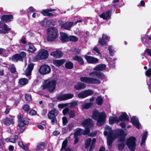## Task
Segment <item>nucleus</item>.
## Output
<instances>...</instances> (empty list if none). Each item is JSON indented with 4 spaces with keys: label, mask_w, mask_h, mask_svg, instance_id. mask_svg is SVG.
I'll return each mask as SVG.
<instances>
[{
    "label": "nucleus",
    "mask_w": 151,
    "mask_h": 151,
    "mask_svg": "<svg viewBox=\"0 0 151 151\" xmlns=\"http://www.w3.org/2000/svg\"><path fill=\"white\" fill-rule=\"evenodd\" d=\"M91 117L93 119L97 120L96 125L101 127L104 123L106 119V115L104 112L100 113L97 110L95 109L93 111Z\"/></svg>",
    "instance_id": "nucleus-2"
},
{
    "label": "nucleus",
    "mask_w": 151,
    "mask_h": 151,
    "mask_svg": "<svg viewBox=\"0 0 151 151\" xmlns=\"http://www.w3.org/2000/svg\"><path fill=\"white\" fill-rule=\"evenodd\" d=\"M96 103L99 105H102L103 103V100L102 98L100 96L97 97L96 99Z\"/></svg>",
    "instance_id": "nucleus-39"
},
{
    "label": "nucleus",
    "mask_w": 151,
    "mask_h": 151,
    "mask_svg": "<svg viewBox=\"0 0 151 151\" xmlns=\"http://www.w3.org/2000/svg\"><path fill=\"white\" fill-rule=\"evenodd\" d=\"M108 50L109 51L110 55L112 56H113L114 55V52L112 50V47L111 46L109 47Z\"/></svg>",
    "instance_id": "nucleus-58"
},
{
    "label": "nucleus",
    "mask_w": 151,
    "mask_h": 151,
    "mask_svg": "<svg viewBox=\"0 0 151 151\" xmlns=\"http://www.w3.org/2000/svg\"><path fill=\"white\" fill-rule=\"evenodd\" d=\"M47 40L49 42L55 41L59 36L57 29L55 27L50 28L47 29Z\"/></svg>",
    "instance_id": "nucleus-3"
},
{
    "label": "nucleus",
    "mask_w": 151,
    "mask_h": 151,
    "mask_svg": "<svg viewBox=\"0 0 151 151\" xmlns=\"http://www.w3.org/2000/svg\"><path fill=\"white\" fill-rule=\"evenodd\" d=\"M68 140L66 139L64 140L62 143L61 148L60 149V151H61L63 149H65L67 146Z\"/></svg>",
    "instance_id": "nucleus-42"
},
{
    "label": "nucleus",
    "mask_w": 151,
    "mask_h": 151,
    "mask_svg": "<svg viewBox=\"0 0 151 151\" xmlns=\"http://www.w3.org/2000/svg\"><path fill=\"white\" fill-rule=\"evenodd\" d=\"M109 124H112L115 123H118L119 122L118 118L116 117L110 116L109 119Z\"/></svg>",
    "instance_id": "nucleus-34"
},
{
    "label": "nucleus",
    "mask_w": 151,
    "mask_h": 151,
    "mask_svg": "<svg viewBox=\"0 0 151 151\" xmlns=\"http://www.w3.org/2000/svg\"><path fill=\"white\" fill-rule=\"evenodd\" d=\"M146 53L151 56V50L149 48H147L145 50Z\"/></svg>",
    "instance_id": "nucleus-62"
},
{
    "label": "nucleus",
    "mask_w": 151,
    "mask_h": 151,
    "mask_svg": "<svg viewBox=\"0 0 151 151\" xmlns=\"http://www.w3.org/2000/svg\"><path fill=\"white\" fill-rule=\"evenodd\" d=\"M93 105V103L91 102L86 103L82 106V109H87L91 108Z\"/></svg>",
    "instance_id": "nucleus-35"
},
{
    "label": "nucleus",
    "mask_w": 151,
    "mask_h": 151,
    "mask_svg": "<svg viewBox=\"0 0 151 151\" xmlns=\"http://www.w3.org/2000/svg\"><path fill=\"white\" fill-rule=\"evenodd\" d=\"M74 52H75V54H78L80 53L81 51L78 48H75L74 49Z\"/></svg>",
    "instance_id": "nucleus-61"
},
{
    "label": "nucleus",
    "mask_w": 151,
    "mask_h": 151,
    "mask_svg": "<svg viewBox=\"0 0 151 151\" xmlns=\"http://www.w3.org/2000/svg\"><path fill=\"white\" fill-rule=\"evenodd\" d=\"M70 107L72 108L74 106L77 105L78 104V101H73L70 103Z\"/></svg>",
    "instance_id": "nucleus-47"
},
{
    "label": "nucleus",
    "mask_w": 151,
    "mask_h": 151,
    "mask_svg": "<svg viewBox=\"0 0 151 151\" xmlns=\"http://www.w3.org/2000/svg\"><path fill=\"white\" fill-rule=\"evenodd\" d=\"M85 127V130L83 131V132L82 133V134L83 135H87L90 132V127Z\"/></svg>",
    "instance_id": "nucleus-44"
},
{
    "label": "nucleus",
    "mask_w": 151,
    "mask_h": 151,
    "mask_svg": "<svg viewBox=\"0 0 151 151\" xmlns=\"http://www.w3.org/2000/svg\"><path fill=\"white\" fill-rule=\"evenodd\" d=\"M58 114V110L55 108H53L48 112L47 114L48 118V119H52L53 117H56Z\"/></svg>",
    "instance_id": "nucleus-21"
},
{
    "label": "nucleus",
    "mask_w": 151,
    "mask_h": 151,
    "mask_svg": "<svg viewBox=\"0 0 151 151\" xmlns=\"http://www.w3.org/2000/svg\"><path fill=\"white\" fill-rule=\"evenodd\" d=\"M10 71L11 73H14L16 72V68L14 65L10 68Z\"/></svg>",
    "instance_id": "nucleus-52"
},
{
    "label": "nucleus",
    "mask_w": 151,
    "mask_h": 151,
    "mask_svg": "<svg viewBox=\"0 0 151 151\" xmlns=\"http://www.w3.org/2000/svg\"><path fill=\"white\" fill-rule=\"evenodd\" d=\"M51 119V123L52 125L54 124L55 123L57 122V120L56 117L52 118V119Z\"/></svg>",
    "instance_id": "nucleus-57"
},
{
    "label": "nucleus",
    "mask_w": 151,
    "mask_h": 151,
    "mask_svg": "<svg viewBox=\"0 0 151 151\" xmlns=\"http://www.w3.org/2000/svg\"><path fill=\"white\" fill-rule=\"evenodd\" d=\"M34 65L35 64L32 63L28 64L25 71V73L26 76H29L31 75L32 71L33 69Z\"/></svg>",
    "instance_id": "nucleus-20"
},
{
    "label": "nucleus",
    "mask_w": 151,
    "mask_h": 151,
    "mask_svg": "<svg viewBox=\"0 0 151 151\" xmlns=\"http://www.w3.org/2000/svg\"><path fill=\"white\" fill-rule=\"evenodd\" d=\"M96 132H91L89 134H88V136L90 137H93L96 135Z\"/></svg>",
    "instance_id": "nucleus-63"
},
{
    "label": "nucleus",
    "mask_w": 151,
    "mask_h": 151,
    "mask_svg": "<svg viewBox=\"0 0 151 151\" xmlns=\"http://www.w3.org/2000/svg\"><path fill=\"white\" fill-rule=\"evenodd\" d=\"M25 98L28 101H32L31 96L30 94H26L25 95Z\"/></svg>",
    "instance_id": "nucleus-51"
},
{
    "label": "nucleus",
    "mask_w": 151,
    "mask_h": 151,
    "mask_svg": "<svg viewBox=\"0 0 151 151\" xmlns=\"http://www.w3.org/2000/svg\"><path fill=\"white\" fill-rule=\"evenodd\" d=\"M78 40V38L74 35H70L68 37V42H76Z\"/></svg>",
    "instance_id": "nucleus-41"
},
{
    "label": "nucleus",
    "mask_w": 151,
    "mask_h": 151,
    "mask_svg": "<svg viewBox=\"0 0 151 151\" xmlns=\"http://www.w3.org/2000/svg\"><path fill=\"white\" fill-rule=\"evenodd\" d=\"M80 80L82 82L88 84H99L101 83L99 79L91 77H82L80 78Z\"/></svg>",
    "instance_id": "nucleus-7"
},
{
    "label": "nucleus",
    "mask_w": 151,
    "mask_h": 151,
    "mask_svg": "<svg viewBox=\"0 0 151 151\" xmlns=\"http://www.w3.org/2000/svg\"><path fill=\"white\" fill-rule=\"evenodd\" d=\"M49 54L48 51L44 49L39 51L37 54L34 58V60L36 61L43 59H45L48 58Z\"/></svg>",
    "instance_id": "nucleus-6"
},
{
    "label": "nucleus",
    "mask_w": 151,
    "mask_h": 151,
    "mask_svg": "<svg viewBox=\"0 0 151 151\" xmlns=\"http://www.w3.org/2000/svg\"><path fill=\"white\" fill-rule=\"evenodd\" d=\"M111 12L110 11H108L106 12H103L100 15V17L104 19H107L111 18Z\"/></svg>",
    "instance_id": "nucleus-27"
},
{
    "label": "nucleus",
    "mask_w": 151,
    "mask_h": 151,
    "mask_svg": "<svg viewBox=\"0 0 151 151\" xmlns=\"http://www.w3.org/2000/svg\"><path fill=\"white\" fill-rule=\"evenodd\" d=\"M147 132L146 131L144 132L143 134V136L142 139V141L140 143L141 145L144 144L145 142V141L147 139Z\"/></svg>",
    "instance_id": "nucleus-38"
},
{
    "label": "nucleus",
    "mask_w": 151,
    "mask_h": 151,
    "mask_svg": "<svg viewBox=\"0 0 151 151\" xmlns=\"http://www.w3.org/2000/svg\"><path fill=\"white\" fill-rule=\"evenodd\" d=\"M26 56V53L24 52H21L19 54H16L13 55L12 57L13 61L17 62L18 61H22L23 58Z\"/></svg>",
    "instance_id": "nucleus-9"
},
{
    "label": "nucleus",
    "mask_w": 151,
    "mask_h": 151,
    "mask_svg": "<svg viewBox=\"0 0 151 151\" xmlns=\"http://www.w3.org/2000/svg\"><path fill=\"white\" fill-rule=\"evenodd\" d=\"M20 40L21 42L23 44H25L27 43L26 41V38L25 37H22Z\"/></svg>",
    "instance_id": "nucleus-60"
},
{
    "label": "nucleus",
    "mask_w": 151,
    "mask_h": 151,
    "mask_svg": "<svg viewBox=\"0 0 151 151\" xmlns=\"http://www.w3.org/2000/svg\"><path fill=\"white\" fill-rule=\"evenodd\" d=\"M28 83V80L27 79L24 78H20L19 81V84L23 85L27 84Z\"/></svg>",
    "instance_id": "nucleus-37"
},
{
    "label": "nucleus",
    "mask_w": 151,
    "mask_h": 151,
    "mask_svg": "<svg viewBox=\"0 0 151 151\" xmlns=\"http://www.w3.org/2000/svg\"><path fill=\"white\" fill-rule=\"evenodd\" d=\"M93 51H95V52L97 53L98 55L101 54V53L100 52L99 50L97 47L96 46H95L94 47L93 49Z\"/></svg>",
    "instance_id": "nucleus-59"
},
{
    "label": "nucleus",
    "mask_w": 151,
    "mask_h": 151,
    "mask_svg": "<svg viewBox=\"0 0 151 151\" xmlns=\"http://www.w3.org/2000/svg\"><path fill=\"white\" fill-rule=\"evenodd\" d=\"M56 82L55 80H51L45 84L43 85L42 89L47 88L50 92H52L55 89Z\"/></svg>",
    "instance_id": "nucleus-8"
},
{
    "label": "nucleus",
    "mask_w": 151,
    "mask_h": 151,
    "mask_svg": "<svg viewBox=\"0 0 151 151\" xmlns=\"http://www.w3.org/2000/svg\"><path fill=\"white\" fill-rule=\"evenodd\" d=\"M68 104V103L60 104H58V106L59 108L63 109L66 107Z\"/></svg>",
    "instance_id": "nucleus-48"
},
{
    "label": "nucleus",
    "mask_w": 151,
    "mask_h": 151,
    "mask_svg": "<svg viewBox=\"0 0 151 151\" xmlns=\"http://www.w3.org/2000/svg\"><path fill=\"white\" fill-rule=\"evenodd\" d=\"M131 122L137 129L139 128L140 124L138 119L135 116H133L131 119Z\"/></svg>",
    "instance_id": "nucleus-22"
},
{
    "label": "nucleus",
    "mask_w": 151,
    "mask_h": 151,
    "mask_svg": "<svg viewBox=\"0 0 151 151\" xmlns=\"http://www.w3.org/2000/svg\"><path fill=\"white\" fill-rule=\"evenodd\" d=\"M119 122L120 121H128L129 118L125 112H124L121 114L118 118Z\"/></svg>",
    "instance_id": "nucleus-29"
},
{
    "label": "nucleus",
    "mask_w": 151,
    "mask_h": 151,
    "mask_svg": "<svg viewBox=\"0 0 151 151\" xmlns=\"http://www.w3.org/2000/svg\"><path fill=\"white\" fill-rule=\"evenodd\" d=\"M74 95L73 94L67 93L63 94L61 96L57 97V100L59 101L66 100L70 99L73 97Z\"/></svg>",
    "instance_id": "nucleus-14"
},
{
    "label": "nucleus",
    "mask_w": 151,
    "mask_h": 151,
    "mask_svg": "<svg viewBox=\"0 0 151 151\" xmlns=\"http://www.w3.org/2000/svg\"><path fill=\"white\" fill-rule=\"evenodd\" d=\"M22 109L24 111L27 112L29 110L30 108L29 106L26 104L23 106Z\"/></svg>",
    "instance_id": "nucleus-46"
},
{
    "label": "nucleus",
    "mask_w": 151,
    "mask_h": 151,
    "mask_svg": "<svg viewBox=\"0 0 151 151\" xmlns=\"http://www.w3.org/2000/svg\"><path fill=\"white\" fill-rule=\"evenodd\" d=\"M56 10L55 9H52L51 8L47 9L42 10L40 12V13L44 16L53 17L54 16L53 14L50 12L55 11Z\"/></svg>",
    "instance_id": "nucleus-15"
},
{
    "label": "nucleus",
    "mask_w": 151,
    "mask_h": 151,
    "mask_svg": "<svg viewBox=\"0 0 151 151\" xmlns=\"http://www.w3.org/2000/svg\"><path fill=\"white\" fill-rule=\"evenodd\" d=\"M108 40V37L103 34L102 35V37L99 39L98 42L101 45L104 46L107 44V42Z\"/></svg>",
    "instance_id": "nucleus-18"
},
{
    "label": "nucleus",
    "mask_w": 151,
    "mask_h": 151,
    "mask_svg": "<svg viewBox=\"0 0 151 151\" xmlns=\"http://www.w3.org/2000/svg\"><path fill=\"white\" fill-rule=\"evenodd\" d=\"M106 64H100L95 66L93 69L97 71H102L105 70L106 68Z\"/></svg>",
    "instance_id": "nucleus-32"
},
{
    "label": "nucleus",
    "mask_w": 151,
    "mask_h": 151,
    "mask_svg": "<svg viewBox=\"0 0 151 151\" xmlns=\"http://www.w3.org/2000/svg\"><path fill=\"white\" fill-rule=\"evenodd\" d=\"M73 59L74 60L77 61L79 65H83L84 64V62L83 58L81 56L75 55L73 57Z\"/></svg>",
    "instance_id": "nucleus-24"
},
{
    "label": "nucleus",
    "mask_w": 151,
    "mask_h": 151,
    "mask_svg": "<svg viewBox=\"0 0 151 151\" xmlns=\"http://www.w3.org/2000/svg\"><path fill=\"white\" fill-rule=\"evenodd\" d=\"M13 16L12 15H4L1 17V20L4 23L10 22L13 20Z\"/></svg>",
    "instance_id": "nucleus-16"
},
{
    "label": "nucleus",
    "mask_w": 151,
    "mask_h": 151,
    "mask_svg": "<svg viewBox=\"0 0 151 151\" xmlns=\"http://www.w3.org/2000/svg\"><path fill=\"white\" fill-rule=\"evenodd\" d=\"M50 55L53 56L54 58H60L63 57V53L61 51L57 50L51 53Z\"/></svg>",
    "instance_id": "nucleus-23"
},
{
    "label": "nucleus",
    "mask_w": 151,
    "mask_h": 151,
    "mask_svg": "<svg viewBox=\"0 0 151 151\" xmlns=\"http://www.w3.org/2000/svg\"><path fill=\"white\" fill-rule=\"evenodd\" d=\"M73 22H66L65 23L60 25L61 28H63L64 29L69 30L73 25Z\"/></svg>",
    "instance_id": "nucleus-25"
},
{
    "label": "nucleus",
    "mask_w": 151,
    "mask_h": 151,
    "mask_svg": "<svg viewBox=\"0 0 151 151\" xmlns=\"http://www.w3.org/2000/svg\"><path fill=\"white\" fill-rule=\"evenodd\" d=\"M86 86L85 83L79 82L74 86V88L76 90H80L85 88Z\"/></svg>",
    "instance_id": "nucleus-28"
},
{
    "label": "nucleus",
    "mask_w": 151,
    "mask_h": 151,
    "mask_svg": "<svg viewBox=\"0 0 151 151\" xmlns=\"http://www.w3.org/2000/svg\"><path fill=\"white\" fill-rule=\"evenodd\" d=\"M45 146V143L44 142H40L38 143L37 148L39 150H42L44 149Z\"/></svg>",
    "instance_id": "nucleus-40"
},
{
    "label": "nucleus",
    "mask_w": 151,
    "mask_h": 151,
    "mask_svg": "<svg viewBox=\"0 0 151 151\" xmlns=\"http://www.w3.org/2000/svg\"><path fill=\"white\" fill-rule=\"evenodd\" d=\"M93 93V91L92 89H88L79 92L78 94V96L79 98L84 99L92 95Z\"/></svg>",
    "instance_id": "nucleus-11"
},
{
    "label": "nucleus",
    "mask_w": 151,
    "mask_h": 151,
    "mask_svg": "<svg viewBox=\"0 0 151 151\" xmlns=\"http://www.w3.org/2000/svg\"><path fill=\"white\" fill-rule=\"evenodd\" d=\"M37 113L36 111L34 109L31 110L29 112V115L30 116H33L36 115Z\"/></svg>",
    "instance_id": "nucleus-55"
},
{
    "label": "nucleus",
    "mask_w": 151,
    "mask_h": 151,
    "mask_svg": "<svg viewBox=\"0 0 151 151\" xmlns=\"http://www.w3.org/2000/svg\"><path fill=\"white\" fill-rule=\"evenodd\" d=\"M4 124L7 126H9L11 124H14V119L10 117H6L3 119Z\"/></svg>",
    "instance_id": "nucleus-26"
},
{
    "label": "nucleus",
    "mask_w": 151,
    "mask_h": 151,
    "mask_svg": "<svg viewBox=\"0 0 151 151\" xmlns=\"http://www.w3.org/2000/svg\"><path fill=\"white\" fill-rule=\"evenodd\" d=\"M119 125L122 128H124L126 127V124L124 122H122L119 124Z\"/></svg>",
    "instance_id": "nucleus-64"
},
{
    "label": "nucleus",
    "mask_w": 151,
    "mask_h": 151,
    "mask_svg": "<svg viewBox=\"0 0 151 151\" xmlns=\"http://www.w3.org/2000/svg\"><path fill=\"white\" fill-rule=\"evenodd\" d=\"M0 28L2 29H0V34L8 33L11 29V28L8 27V25L5 24H4L3 25H0Z\"/></svg>",
    "instance_id": "nucleus-19"
},
{
    "label": "nucleus",
    "mask_w": 151,
    "mask_h": 151,
    "mask_svg": "<svg viewBox=\"0 0 151 151\" xmlns=\"http://www.w3.org/2000/svg\"><path fill=\"white\" fill-rule=\"evenodd\" d=\"M73 64L70 61H68L65 63V67L66 68L68 69H71L73 67Z\"/></svg>",
    "instance_id": "nucleus-36"
},
{
    "label": "nucleus",
    "mask_w": 151,
    "mask_h": 151,
    "mask_svg": "<svg viewBox=\"0 0 151 151\" xmlns=\"http://www.w3.org/2000/svg\"><path fill=\"white\" fill-rule=\"evenodd\" d=\"M27 45H29V47L27 49V51L29 52L33 53L36 50V48L32 43L29 42L28 43Z\"/></svg>",
    "instance_id": "nucleus-33"
},
{
    "label": "nucleus",
    "mask_w": 151,
    "mask_h": 151,
    "mask_svg": "<svg viewBox=\"0 0 151 151\" xmlns=\"http://www.w3.org/2000/svg\"><path fill=\"white\" fill-rule=\"evenodd\" d=\"M90 76H92L94 77H96L97 79L100 80H103L105 78V76L104 74L100 71H94L91 72L89 73Z\"/></svg>",
    "instance_id": "nucleus-12"
},
{
    "label": "nucleus",
    "mask_w": 151,
    "mask_h": 151,
    "mask_svg": "<svg viewBox=\"0 0 151 151\" xmlns=\"http://www.w3.org/2000/svg\"><path fill=\"white\" fill-rule=\"evenodd\" d=\"M68 36L66 33L61 34L59 38L63 43L68 42Z\"/></svg>",
    "instance_id": "nucleus-30"
},
{
    "label": "nucleus",
    "mask_w": 151,
    "mask_h": 151,
    "mask_svg": "<svg viewBox=\"0 0 151 151\" xmlns=\"http://www.w3.org/2000/svg\"><path fill=\"white\" fill-rule=\"evenodd\" d=\"M81 125L84 127H91L93 126V121L90 118H88L83 121Z\"/></svg>",
    "instance_id": "nucleus-17"
},
{
    "label": "nucleus",
    "mask_w": 151,
    "mask_h": 151,
    "mask_svg": "<svg viewBox=\"0 0 151 151\" xmlns=\"http://www.w3.org/2000/svg\"><path fill=\"white\" fill-rule=\"evenodd\" d=\"M137 139L133 136L128 138L126 140V144L130 151H134L136 147Z\"/></svg>",
    "instance_id": "nucleus-5"
},
{
    "label": "nucleus",
    "mask_w": 151,
    "mask_h": 151,
    "mask_svg": "<svg viewBox=\"0 0 151 151\" xmlns=\"http://www.w3.org/2000/svg\"><path fill=\"white\" fill-rule=\"evenodd\" d=\"M70 110L68 107H66L63 109L62 111L63 115H65L69 113Z\"/></svg>",
    "instance_id": "nucleus-50"
},
{
    "label": "nucleus",
    "mask_w": 151,
    "mask_h": 151,
    "mask_svg": "<svg viewBox=\"0 0 151 151\" xmlns=\"http://www.w3.org/2000/svg\"><path fill=\"white\" fill-rule=\"evenodd\" d=\"M76 114L74 111L70 110L69 113V116L70 118H73L75 116Z\"/></svg>",
    "instance_id": "nucleus-45"
},
{
    "label": "nucleus",
    "mask_w": 151,
    "mask_h": 151,
    "mask_svg": "<svg viewBox=\"0 0 151 151\" xmlns=\"http://www.w3.org/2000/svg\"><path fill=\"white\" fill-rule=\"evenodd\" d=\"M66 61L65 59L55 60L53 61V64L56 66L59 67L63 65Z\"/></svg>",
    "instance_id": "nucleus-31"
},
{
    "label": "nucleus",
    "mask_w": 151,
    "mask_h": 151,
    "mask_svg": "<svg viewBox=\"0 0 151 151\" xmlns=\"http://www.w3.org/2000/svg\"><path fill=\"white\" fill-rule=\"evenodd\" d=\"M145 75L148 77L151 76V68H149L145 72Z\"/></svg>",
    "instance_id": "nucleus-53"
},
{
    "label": "nucleus",
    "mask_w": 151,
    "mask_h": 151,
    "mask_svg": "<svg viewBox=\"0 0 151 151\" xmlns=\"http://www.w3.org/2000/svg\"><path fill=\"white\" fill-rule=\"evenodd\" d=\"M81 130V129H80L76 131L74 133V136L78 137V135H80Z\"/></svg>",
    "instance_id": "nucleus-56"
},
{
    "label": "nucleus",
    "mask_w": 151,
    "mask_h": 151,
    "mask_svg": "<svg viewBox=\"0 0 151 151\" xmlns=\"http://www.w3.org/2000/svg\"><path fill=\"white\" fill-rule=\"evenodd\" d=\"M63 125V126L66 125L68 123V121L66 116H63L62 118Z\"/></svg>",
    "instance_id": "nucleus-49"
},
{
    "label": "nucleus",
    "mask_w": 151,
    "mask_h": 151,
    "mask_svg": "<svg viewBox=\"0 0 151 151\" xmlns=\"http://www.w3.org/2000/svg\"><path fill=\"white\" fill-rule=\"evenodd\" d=\"M106 130L104 132V134L107 136V144L110 148H111L113 142L117 138L118 141L120 142L118 144V149L119 150H122L125 147L124 142L125 141V137L127 135L124 130L121 129H117L113 133L112 128L109 126L105 127Z\"/></svg>",
    "instance_id": "nucleus-1"
},
{
    "label": "nucleus",
    "mask_w": 151,
    "mask_h": 151,
    "mask_svg": "<svg viewBox=\"0 0 151 151\" xmlns=\"http://www.w3.org/2000/svg\"><path fill=\"white\" fill-rule=\"evenodd\" d=\"M23 115L20 114L17 116L18 126L19 127V132L20 133H22L26 129L25 126L29 123L28 119L26 118H24Z\"/></svg>",
    "instance_id": "nucleus-4"
},
{
    "label": "nucleus",
    "mask_w": 151,
    "mask_h": 151,
    "mask_svg": "<svg viewBox=\"0 0 151 151\" xmlns=\"http://www.w3.org/2000/svg\"><path fill=\"white\" fill-rule=\"evenodd\" d=\"M91 138H88L86 140L85 143V147L87 149L89 147L91 144Z\"/></svg>",
    "instance_id": "nucleus-43"
},
{
    "label": "nucleus",
    "mask_w": 151,
    "mask_h": 151,
    "mask_svg": "<svg viewBox=\"0 0 151 151\" xmlns=\"http://www.w3.org/2000/svg\"><path fill=\"white\" fill-rule=\"evenodd\" d=\"M73 127V126L72 123L69 124L67 126V129L69 131L72 130Z\"/></svg>",
    "instance_id": "nucleus-54"
},
{
    "label": "nucleus",
    "mask_w": 151,
    "mask_h": 151,
    "mask_svg": "<svg viewBox=\"0 0 151 151\" xmlns=\"http://www.w3.org/2000/svg\"><path fill=\"white\" fill-rule=\"evenodd\" d=\"M51 71L50 67L47 64H44L40 66L39 70L40 73L42 75L49 74Z\"/></svg>",
    "instance_id": "nucleus-10"
},
{
    "label": "nucleus",
    "mask_w": 151,
    "mask_h": 151,
    "mask_svg": "<svg viewBox=\"0 0 151 151\" xmlns=\"http://www.w3.org/2000/svg\"><path fill=\"white\" fill-rule=\"evenodd\" d=\"M85 58L89 64H95L98 63L99 61L98 58L90 56L85 55Z\"/></svg>",
    "instance_id": "nucleus-13"
}]
</instances>
